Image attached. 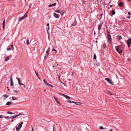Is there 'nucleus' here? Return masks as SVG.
<instances>
[{
  "instance_id": "38",
  "label": "nucleus",
  "mask_w": 131,
  "mask_h": 131,
  "mask_svg": "<svg viewBox=\"0 0 131 131\" xmlns=\"http://www.w3.org/2000/svg\"><path fill=\"white\" fill-rule=\"evenodd\" d=\"M100 128L101 129H104V128H103V126H101L100 127Z\"/></svg>"
},
{
  "instance_id": "39",
  "label": "nucleus",
  "mask_w": 131,
  "mask_h": 131,
  "mask_svg": "<svg viewBox=\"0 0 131 131\" xmlns=\"http://www.w3.org/2000/svg\"><path fill=\"white\" fill-rule=\"evenodd\" d=\"M96 56L95 54H94V59H96Z\"/></svg>"
},
{
  "instance_id": "40",
  "label": "nucleus",
  "mask_w": 131,
  "mask_h": 131,
  "mask_svg": "<svg viewBox=\"0 0 131 131\" xmlns=\"http://www.w3.org/2000/svg\"><path fill=\"white\" fill-rule=\"evenodd\" d=\"M10 81H12V75H11L10 76Z\"/></svg>"
},
{
  "instance_id": "3",
  "label": "nucleus",
  "mask_w": 131,
  "mask_h": 131,
  "mask_svg": "<svg viewBox=\"0 0 131 131\" xmlns=\"http://www.w3.org/2000/svg\"><path fill=\"white\" fill-rule=\"evenodd\" d=\"M59 94L63 96L64 97L66 98L67 99H70V97L67 95L61 93H59Z\"/></svg>"
},
{
  "instance_id": "57",
  "label": "nucleus",
  "mask_w": 131,
  "mask_h": 131,
  "mask_svg": "<svg viewBox=\"0 0 131 131\" xmlns=\"http://www.w3.org/2000/svg\"><path fill=\"white\" fill-rule=\"evenodd\" d=\"M110 131H113V130L112 129H111L110 130Z\"/></svg>"
},
{
  "instance_id": "31",
  "label": "nucleus",
  "mask_w": 131,
  "mask_h": 131,
  "mask_svg": "<svg viewBox=\"0 0 131 131\" xmlns=\"http://www.w3.org/2000/svg\"><path fill=\"white\" fill-rule=\"evenodd\" d=\"M47 32L48 35V38L49 39V35H50L49 34V32L48 30H47Z\"/></svg>"
},
{
  "instance_id": "49",
  "label": "nucleus",
  "mask_w": 131,
  "mask_h": 131,
  "mask_svg": "<svg viewBox=\"0 0 131 131\" xmlns=\"http://www.w3.org/2000/svg\"><path fill=\"white\" fill-rule=\"evenodd\" d=\"M58 79L60 80V75H59L58 76Z\"/></svg>"
},
{
  "instance_id": "44",
  "label": "nucleus",
  "mask_w": 131,
  "mask_h": 131,
  "mask_svg": "<svg viewBox=\"0 0 131 131\" xmlns=\"http://www.w3.org/2000/svg\"><path fill=\"white\" fill-rule=\"evenodd\" d=\"M3 96V97H6H6H8V96L6 95H4Z\"/></svg>"
},
{
  "instance_id": "24",
  "label": "nucleus",
  "mask_w": 131,
  "mask_h": 131,
  "mask_svg": "<svg viewBox=\"0 0 131 131\" xmlns=\"http://www.w3.org/2000/svg\"><path fill=\"white\" fill-rule=\"evenodd\" d=\"M55 12L56 13H60V10H55Z\"/></svg>"
},
{
  "instance_id": "9",
  "label": "nucleus",
  "mask_w": 131,
  "mask_h": 131,
  "mask_svg": "<svg viewBox=\"0 0 131 131\" xmlns=\"http://www.w3.org/2000/svg\"><path fill=\"white\" fill-rule=\"evenodd\" d=\"M50 48H48V50H47L46 51V52L47 53V57L48 56L49 54V51H50Z\"/></svg>"
},
{
  "instance_id": "50",
  "label": "nucleus",
  "mask_w": 131,
  "mask_h": 131,
  "mask_svg": "<svg viewBox=\"0 0 131 131\" xmlns=\"http://www.w3.org/2000/svg\"><path fill=\"white\" fill-rule=\"evenodd\" d=\"M60 14H61V15H63V13H62V12H60Z\"/></svg>"
},
{
  "instance_id": "26",
  "label": "nucleus",
  "mask_w": 131,
  "mask_h": 131,
  "mask_svg": "<svg viewBox=\"0 0 131 131\" xmlns=\"http://www.w3.org/2000/svg\"><path fill=\"white\" fill-rule=\"evenodd\" d=\"M9 57L8 56L7 57L6 59H5V61H7L9 60Z\"/></svg>"
},
{
  "instance_id": "25",
  "label": "nucleus",
  "mask_w": 131,
  "mask_h": 131,
  "mask_svg": "<svg viewBox=\"0 0 131 131\" xmlns=\"http://www.w3.org/2000/svg\"><path fill=\"white\" fill-rule=\"evenodd\" d=\"M12 98L13 100H16V98L15 97H14V96H12Z\"/></svg>"
},
{
  "instance_id": "30",
  "label": "nucleus",
  "mask_w": 131,
  "mask_h": 131,
  "mask_svg": "<svg viewBox=\"0 0 131 131\" xmlns=\"http://www.w3.org/2000/svg\"><path fill=\"white\" fill-rule=\"evenodd\" d=\"M112 14L113 15H114L115 14V11L114 10H112Z\"/></svg>"
},
{
  "instance_id": "11",
  "label": "nucleus",
  "mask_w": 131,
  "mask_h": 131,
  "mask_svg": "<svg viewBox=\"0 0 131 131\" xmlns=\"http://www.w3.org/2000/svg\"><path fill=\"white\" fill-rule=\"evenodd\" d=\"M13 104V103L12 102H8L7 103L6 105H10Z\"/></svg>"
},
{
  "instance_id": "10",
  "label": "nucleus",
  "mask_w": 131,
  "mask_h": 131,
  "mask_svg": "<svg viewBox=\"0 0 131 131\" xmlns=\"http://www.w3.org/2000/svg\"><path fill=\"white\" fill-rule=\"evenodd\" d=\"M53 16L56 18H58L59 17V15L55 13H54L53 14Z\"/></svg>"
},
{
  "instance_id": "63",
  "label": "nucleus",
  "mask_w": 131,
  "mask_h": 131,
  "mask_svg": "<svg viewBox=\"0 0 131 131\" xmlns=\"http://www.w3.org/2000/svg\"><path fill=\"white\" fill-rule=\"evenodd\" d=\"M31 129H32V128H33L32 127V125H31Z\"/></svg>"
},
{
  "instance_id": "52",
  "label": "nucleus",
  "mask_w": 131,
  "mask_h": 131,
  "mask_svg": "<svg viewBox=\"0 0 131 131\" xmlns=\"http://www.w3.org/2000/svg\"><path fill=\"white\" fill-rule=\"evenodd\" d=\"M128 14L129 15H131L130 13L129 12H128Z\"/></svg>"
},
{
  "instance_id": "15",
  "label": "nucleus",
  "mask_w": 131,
  "mask_h": 131,
  "mask_svg": "<svg viewBox=\"0 0 131 131\" xmlns=\"http://www.w3.org/2000/svg\"><path fill=\"white\" fill-rule=\"evenodd\" d=\"M66 102L68 103H75L73 101H71L69 100H67Z\"/></svg>"
},
{
  "instance_id": "62",
  "label": "nucleus",
  "mask_w": 131,
  "mask_h": 131,
  "mask_svg": "<svg viewBox=\"0 0 131 131\" xmlns=\"http://www.w3.org/2000/svg\"><path fill=\"white\" fill-rule=\"evenodd\" d=\"M73 72H72V75H73Z\"/></svg>"
},
{
  "instance_id": "23",
  "label": "nucleus",
  "mask_w": 131,
  "mask_h": 131,
  "mask_svg": "<svg viewBox=\"0 0 131 131\" xmlns=\"http://www.w3.org/2000/svg\"><path fill=\"white\" fill-rule=\"evenodd\" d=\"M117 38L119 40H120L121 39H122V37L121 36H118L117 37Z\"/></svg>"
},
{
  "instance_id": "20",
  "label": "nucleus",
  "mask_w": 131,
  "mask_h": 131,
  "mask_svg": "<svg viewBox=\"0 0 131 131\" xmlns=\"http://www.w3.org/2000/svg\"><path fill=\"white\" fill-rule=\"evenodd\" d=\"M17 80L18 81L19 85H20V84H21V83L20 82V80L19 78H18L17 79Z\"/></svg>"
},
{
  "instance_id": "41",
  "label": "nucleus",
  "mask_w": 131,
  "mask_h": 131,
  "mask_svg": "<svg viewBox=\"0 0 131 131\" xmlns=\"http://www.w3.org/2000/svg\"><path fill=\"white\" fill-rule=\"evenodd\" d=\"M52 51H56V52H55V53H57V51L56 50H55L54 49H52Z\"/></svg>"
},
{
  "instance_id": "19",
  "label": "nucleus",
  "mask_w": 131,
  "mask_h": 131,
  "mask_svg": "<svg viewBox=\"0 0 131 131\" xmlns=\"http://www.w3.org/2000/svg\"><path fill=\"white\" fill-rule=\"evenodd\" d=\"M106 92L108 94H110L111 95H112V93L110 91H107Z\"/></svg>"
},
{
  "instance_id": "27",
  "label": "nucleus",
  "mask_w": 131,
  "mask_h": 131,
  "mask_svg": "<svg viewBox=\"0 0 131 131\" xmlns=\"http://www.w3.org/2000/svg\"><path fill=\"white\" fill-rule=\"evenodd\" d=\"M10 85L11 86H13V84L12 81H10Z\"/></svg>"
},
{
  "instance_id": "7",
  "label": "nucleus",
  "mask_w": 131,
  "mask_h": 131,
  "mask_svg": "<svg viewBox=\"0 0 131 131\" xmlns=\"http://www.w3.org/2000/svg\"><path fill=\"white\" fill-rule=\"evenodd\" d=\"M53 98H54V99H55V101H56V102H57L60 105H61V104L59 102V101H58V100H57V97L54 96H53Z\"/></svg>"
},
{
  "instance_id": "51",
  "label": "nucleus",
  "mask_w": 131,
  "mask_h": 131,
  "mask_svg": "<svg viewBox=\"0 0 131 131\" xmlns=\"http://www.w3.org/2000/svg\"><path fill=\"white\" fill-rule=\"evenodd\" d=\"M10 46L12 47H13V44H12V45L11 46Z\"/></svg>"
},
{
  "instance_id": "2",
  "label": "nucleus",
  "mask_w": 131,
  "mask_h": 131,
  "mask_svg": "<svg viewBox=\"0 0 131 131\" xmlns=\"http://www.w3.org/2000/svg\"><path fill=\"white\" fill-rule=\"evenodd\" d=\"M23 115V114H22L21 113H19V114H17L16 115L14 116H11L10 117V118L11 119H14V118H16V117H17L19 115Z\"/></svg>"
},
{
  "instance_id": "32",
  "label": "nucleus",
  "mask_w": 131,
  "mask_h": 131,
  "mask_svg": "<svg viewBox=\"0 0 131 131\" xmlns=\"http://www.w3.org/2000/svg\"><path fill=\"white\" fill-rule=\"evenodd\" d=\"M19 85H23V87L24 88H25L26 87V86H25V85L24 84H23V83H21V84H20Z\"/></svg>"
},
{
  "instance_id": "60",
  "label": "nucleus",
  "mask_w": 131,
  "mask_h": 131,
  "mask_svg": "<svg viewBox=\"0 0 131 131\" xmlns=\"http://www.w3.org/2000/svg\"><path fill=\"white\" fill-rule=\"evenodd\" d=\"M49 26H48V30L49 29Z\"/></svg>"
},
{
  "instance_id": "47",
  "label": "nucleus",
  "mask_w": 131,
  "mask_h": 131,
  "mask_svg": "<svg viewBox=\"0 0 131 131\" xmlns=\"http://www.w3.org/2000/svg\"><path fill=\"white\" fill-rule=\"evenodd\" d=\"M5 118H9V117H8V116H6V117H5Z\"/></svg>"
},
{
  "instance_id": "18",
  "label": "nucleus",
  "mask_w": 131,
  "mask_h": 131,
  "mask_svg": "<svg viewBox=\"0 0 131 131\" xmlns=\"http://www.w3.org/2000/svg\"><path fill=\"white\" fill-rule=\"evenodd\" d=\"M118 5L120 6H123V3L122 2L119 3L118 4Z\"/></svg>"
},
{
  "instance_id": "53",
  "label": "nucleus",
  "mask_w": 131,
  "mask_h": 131,
  "mask_svg": "<svg viewBox=\"0 0 131 131\" xmlns=\"http://www.w3.org/2000/svg\"><path fill=\"white\" fill-rule=\"evenodd\" d=\"M31 130L32 131H33V128H32V129H31Z\"/></svg>"
},
{
  "instance_id": "13",
  "label": "nucleus",
  "mask_w": 131,
  "mask_h": 131,
  "mask_svg": "<svg viewBox=\"0 0 131 131\" xmlns=\"http://www.w3.org/2000/svg\"><path fill=\"white\" fill-rule=\"evenodd\" d=\"M102 26V25L101 24H99V27L98 28V29L99 30H100L101 29Z\"/></svg>"
},
{
  "instance_id": "6",
  "label": "nucleus",
  "mask_w": 131,
  "mask_h": 131,
  "mask_svg": "<svg viewBox=\"0 0 131 131\" xmlns=\"http://www.w3.org/2000/svg\"><path fill=\"white\" fill-rule=\"evenodd\" d=\"M105 79L107 81L108 83H110L111 84L113 85V83L111 81L110 79L109 78H106Z\"/></svg>"
},
{
  "instance_id": "42",
  "label": "nucleus",
  "mask_w": 131,
  "mask_h": 131,
  "mask_svg": "<svg viewBox=\"0 0 131 131\" xmlns=\"http://www.w3.org/2000/svg\"><path fill=\"white\" fill-rule=\"evenodd\" d=\"M11 50V49L10 48H7V50L8 51L10 50Z\"/></svg>"
},
{
  "instance_id": "34",
  "label": "nucleus",
  "mask_w": 131,
  "mask_h": 131,
  "mask_svg": "<svg viewBox=\"0 0 131 131\" xmlns=\"http://www.w3.org/2000/svg\"><path fill=\"white\" fill-rule=\"evenodd\" d=\"M35 73L36 74V75H37V76L38 77L39 76V75H38L37 73V72H36V71H35Z\"/></svg>"
},
{
  "instance_id": "4",
  "label": "nucleus",
  "mask_w": 131,
  "mask_h": 131,
  "mask_svg": "<svg viewBox=\"0 0 131 131\" xmlns=\"http://www.w3.org/2000/svg\"><path fill=\"white\" fill-rule=\"evenodd\" d=\"M127 44L128 45V47H129L130 46V45L131 44V38L128 40L127 42Z\"/></svg>"
},
{
  "instance_id": "8",
  "label": "nucleus",
  "mask_w": 131,
  "mask_h": 131,
  "mask_svg": "<svg viewBox=\"0 0 131 131\" xmlns=\"http://www.w3.org/2000/svg\"><path fill=\"white\" fill-rule=\"evenodd\" d=\"M25 18V17H24V16L22 17H19L18 18V21H21V20H23V19H24Z\"/></svg>"
},
{
  "instance_id": "1",
  "label": "nucleus",
  "mask_w": 131,
  "mask_h": 131,
  "mask_svg": "<svg viewBox=\"0 0 131 131\" xmlns=\"http://www.w3.org/2000/svg\"><path fill=\"white\" fill-rule=\"evenodd\" d=\"M116 49L118 53L121 54L122 53V51L121 49V47L120 46H117L116 47Z\"/></svg>"
},
{
  "instance_id": "58",
  "label": "nucleus",
  "mask_w": 131,
  "mask_h": 131,
  "mask_svg": "<svg viewBox=\"0 0 131 131\" xmlns=\"http://www.w3.org/2000/svg\"><path fill=\"white\" fill-rule=\"evenodd\" d=\"M128 18H130V16H128Z\"/></svg>"
},
{
  "instance_id": "56",
  "label": "nucleus",
  "mask_w": 131,
  "mask_h": 131,
  "mask_svg": "<svg viewBox=\"0 0 131 131\" xmlns=\"http://www.w3.org/2000/svg\"><path fill=\"white\" fill-rule=\"evenodd\" d=\"M38 77V78L40 80H40V78L39 77H39Z\"/></svg>"
},
{
  "instance_id": "45",
  "label": "nucleus",
  "mask_w": 131,
  "mask_h": 131,
  "mask_svg": "<svg viewBox=\"0 0 131 131\" xmlns=\"http://www.w3.org/2000/svg\"><path fill=\"white\" fill-rule=\"evenodd\" d=\"M106 47V44H104L103 46V47L104 48H105V47Z\"/></svg>"
},
{
  "instance_id": "33",
  "label": "nucleus",
  "mask_w": 131,
  "mask_h": 131,
  "mask_svg": "<svg viewBox=\"0 0 131 131\" xmlns=\"http://www.w3.org/2000/svg\"><path fill=\"white\" fill-rule=\"evenodd\" d=\"M7 113L8 114H14V113H12V112H9V111L7 112Z\"/></svg>"
},
{
  "instance_id": "64",
  "label": "nucleus",
  "mask_w": 131,
  "mask_h": 131,
  "mask_svg": "<svg viewBox=\"0 0 131 131\" xmlns=\"http://www.w3.org/2000/svg\"><path fill=\"white\" fill-rule=\"evenodd\" d=\"M129 1L131 2V0H128Z\"/></svg>"
},
{
  "instance_id": "55",
  "label": "nucleus",
  "mask_w": 131,
  "mask_h": 131,
  "mask_svg": "<svg viewBox=\"0 0 131 131\" xmlns=\"http://www.w3.org/2000/svg\"><path fill=\"white\" fill-rule=\"evenodd\" d=\"M47 26H49V23H47Z\"/></svg>"
},
{
  "instance_id": "37",
  "label": "nucleus",
  "mask_w": 131,
  "mask_h": 131,
  "mask_svg": "<svg viewBox=\"0 0 131 131\" xmlns=\"http://www.w3.org/2000/svg\"><path fill=\"white\" fill-rule=\"evenodd\" d=\"M19 128L17 127H16V130L17 131H18L19 130Z\"/></svg>"
},
{
  "instance_id": "12",
  "label": "nucleus",
  "mask_w": 131,
  "mask_h": 131,
  "mask_svg": "<svg viewBox=\"0 0 131 131\" xmlns=\"http://www.w3.org/2000/svg\"><path fill=\"white\" fill-rule=\"evenodd\" d=\"M5 20L4 19L3 21V29L4 30L5 29Z\"/></svg>"
},
{
  "instance_id": "5",
  "label": "nucleus",
  "mask_w": 131,
  "mask_h": 131,
  "mask_svg": "<svg viewBox=\"0 0 131 131\" xmlns=\"http://www.w3.org/2000/svg\"><path fill=\"white\" fill-rule=\"evenodd\" d=\"M107 36L108 40L109 42H111V38L110 35L109 34H108Z\"/></svg>"
},
{
  "instance_id": "54",
  "label": "nucleus",
  "mask_w": 131,
  "mask_h": 131,
  "mask_svg": "<svg viewBox=\"0 0 131 131\" xmlns=\"http://www.w3.org/2000/svg\"><path fill=\"white\" fill-rule=\"evenodd\" d=\"M110 7H112V5H110Z\"/></svg>"
},
{
  "instance_id": "14",
  "label": "nucleus",
  "mask_w": 131,
  "mask_h": 131,
  "mask_svg": "<svg viewBox=\"0 0 131 131\" xmlns=\"http://www.w3.org/2000/svg\"><path fill=\"white\" fill-rule=\"evenodd\" d=\"M23 124V122H21V124H19L18 126L19 128H21L22 125Z\"/></svg>"
},
{
  "instance_id": "48",
  "label": "nucleus",
  "mask_w": 131,
  "mask_h": 131,
  "mask_svg": "<svg viewBox=\"0 0 131 131\" xmlns=\"http://www.w3.org/2000/svg\"><path fill=\"white\" fill-rule=\"evenodd\" d=\"M60 82L61 83H62L64 86L65 85V84L64 83H63L61 81H60Z\"/></svg>"
},
{
  "instance_id": "35",
  "label": "nucleus",
  "mask_w": 131,
  "mask_h": 131,
  "mask_svg": "<svg viewBox=\"0 0 131 131\" xmlns=\"http://www.w3.org/2000/svg\"><path fill=\"white\" fill-rule=\"evenodd\" d=\"M27 14L26 13L25 14V15L24 16V17H25V18L26 17H27Z\"/></svg>"
},
{
  "instance_id": "46",
  "label": "nucleus",
  "mask_w": 131,
  "mask_h": 131,
  "mask_svg": "<svg viewBox=\"0 0 131 131\" xmlns=\"http://www.w3.org/2000/svg\"><path fill=\"white\" fill-rule=\"evenodd\" d=\"M3 115H0V118H3Z\"/></svg>"
},
{
  "instance_id": "29",
  "label": "nucleus",
  "mask_w": 131,
  "mask_h": 131,
  "mask_svg": "<svg viewBox=\"0 0 131 131\" xmlns=\"http://www.w3.org/2000/svg\"><path fill=\"white\" fill-rule=\"evenodd\" d=\"M76 24V23L75 22H73V23L72 24V26H74Z\"/></svg>"
},
{
  "instance_id": "28",
  "label": "nucleus",
  "mask_w": 131,
  "mask_h": 131,
  "mask_svg": "<svg viewBox=\"0 0 131 131\" xmlns=\"http://www.w3.org/2000/svg\"><path fill=\"white\" fill-rule=\"evenodd\" d=\"M26 43H27V45H28L29 43V40L28 39H27V40H26Z\"/></svg>"
},
{
  "instance_id": "61",
  "label": "nucleus",
  "mask_w": 131,
  "mask_h": 131,
  "mask_svg": "<svg viewBox=\"0 0 131 131\" xmlns=\"http://www.w3.org/2000/svg\"><path fill=\"white\" fill-rule=\"evenodd\" d=\"M104 129H107L106 128H104Z\"/></svg>"
},
{
  "instance_id": "43",
  "label": "nucleus",
  "mask_w": 131,
  "mask_h": 131,
  "mask_svg": "<svg viewBox=\"0 0 131 131\" xmlns=\"http://www.w3.org/2000/svg\"><path fill=\"white\" fill-rule=\"evenodd\" d=\"M13 92L15 93H17V90H14L13 91Z\"/></svg>"
},
{
  "instance_id": "17",
  "label": "nucleus",
  "mask_w": 131,
  "mask_h": 131,
  "mask_svg": "<svg viewBox=\"0 0 131 131\" xmlns=\"http://www.w3.org/2000/svg\"><path fill=\"white\" fill-rule=\"evenodd\" d=\"M56 3H54V4H50L49 5V7H50L52 6H55L56 5Z\"/></svg>"
},
{
  "instance_id": "36",
  "label": "nucleus",
  "mask_w": 131,
  "mask_h": 131,
  "mask_svg": "<svg viewBox=\"0 0 131 131\" xmlns=\"http://www.w3.org/2000/svg\"><path fill=\"white\" fill-rule=\"evenodd\" d=\"M56 130L55 128L53 127V131H56Z\"/></svg>"
},
{
  "instance_id": "59",
  "label": "nucleus",
  "mask_w": 131,
  "mask_h": 131,
  "mask_svg": "<svg viewBox=\"0 0 131 131\" xmlns=\"http://www.w3.org/2000/svg\"><path fill=\"white\" fill-rule=\"evenodd\" d=\"M28 11H27L26 12V13H27H27H28Z\"/></svg>"
},
{
  "instance_id": "21",
  "label": "nucleus",
  "mask_w": 131,
  "mask_h": 131,
  "mask_svg": "<svg viewBox=\"0 0 131 131\" xmlns=\"http://www.w3.org/2000/svg\"><path fill=\"white\" fill-rule=\"evenodd\" d=\"M43 81L44 82V83L46 84V85H47V84H48V83H47V82L44 79H43Z\"/></svg>"
},
{
  "instance_id": "22",
  "label": "nucleus",
  "mask_w": 131,
  "mask_h": 131,
  "mask_svg": "<svg viewBox=\"0 0 131 131\" xmlns=\"http://www.w3.org/2000/svg\"><path fill=\"white\" fill-rule=\"evenodd\" d=\"M47 85L49 86H50V87H51L52 88L53 87V85H52L48 83V84H47Z\"/></svg>"
},
{
  "instance_id": "16",
  "label": "nucleus",
  "mask_w": 131,
  "mask_h": 131,
  "mask_svg": "<svg viewBox=\"0 0 131 131\" xmlns=\"http://www.w3.org/2000/svg\"><path fill=\"white\" fill-rule=\"evenodd\" d=\"M75 103H75L77 105H80L82 104V103L80 102H75Z\"/></svg>"
}]
</instances>
